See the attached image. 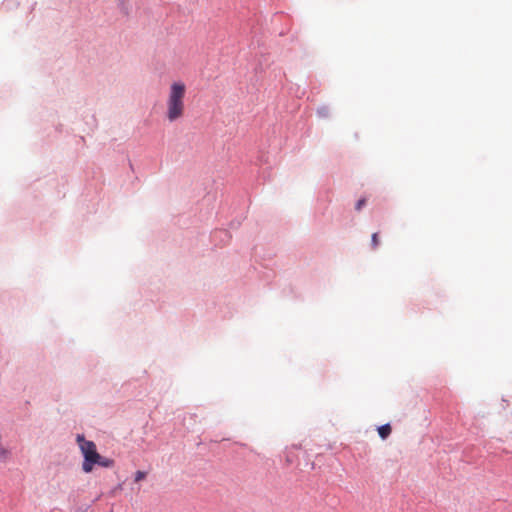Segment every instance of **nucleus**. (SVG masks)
Masks as SVG:
<instances>
[{
	"label": "nucleus",
	"instance_id": "obj_4",
	"mask_svg": "<svg viewBox=\"0 0 512 512\" xmlns=\"http://www.w3.org/2000/svg\"><path fill=\"white\" fill-rule=\"evenodd\" d=\"M96 464L105 468H110L114 465V460L100 455V459L96 461Z\"/></svg>",
	"mask_w": 512,
	"mask_h": 512
},
{
	"label": "nucleus",
	"instance_id": "obj_1",
	"mask_svg": "<svg viewBox=\"0 0 512 512\" xmlns=\"http://www.w3.org/2000/svg\"><path fill=\"white\" fill-rule=\"evenodd\" d=\"M186 85L182 81L173 82L166 98V119L172 123L181 119L185 114Z\"/></svg>",
	"mask_w": 512,
	"mask_h": 512
},
{
	"label": "nucleus",
	"instance_id": "obj_3",
	"mask_svg": "<svg viewBox=\"0 0 512 512\" xmlns=\"http://www.w3.org/2000/svg\"><path fill=\"white\" fill-rule=\"evenodd\" d=\"M391 431L390 424H385L378 428V434L382 439H386L391 434Z\"/></svg>",
	"mask_w": 512,
	"mask_h": 512
},
{
	"label": "nucleus",
	"instance_id": "obj_2",
	"mask_svg": "<svg viewBox=\"0 0 512 512\" xmlns=\"http://www.w3.org/2000/svg\"><path fill=\"white\" fill-rule=\"evenodd\" d=\"M76 440L84 457L82 469L85 473H90L96 461L100 459V454L97 452L95 443L86 440L83 435H77Z\"/></svg>",
	"mask_w": 512,
	"mask_h": 512
},
{
	"label": "nucleus",
	"instance_id": "obj_5",
	"mask_svg": "<svg viewBox=\"0 0 512 512\" xmlns=\"http://www.w3.org/2000/svg\"><path fill=\"white\" fill-rule=\"evenodd\" d=\"M371 244H372V248L373 249H376L379 245V237H378V233H373L372 234V237H371Z\"/></svg>",
	"mask_w": 512,
	"mask_h": 512
},
{
	"label": "nucleus",
	"instance_id": "obj_6",
	"mask_svg": "<svg viewBox=\"0 0 512 512\" xmlns=\"http://www.w3.org/2000/svg\"><path fill=\"white\" fill-rule=\"evenodd\" d=\"M146 477V472L144 471H137L135 473V476H134V480L135 482H140L141 480H143L144 478Z\"/></svg>",
	"mask_w": 512,
	"mask_h": 512
},
{
	"label": "nucleus",
	"instance_id": "obj_7",
	"mask_svg": "<svg viewBox=\"0 0 512 512\" xmlns=\"http://www.w3.org/2000/svg\"><path fill=\"white\" fill-rule=\"evenodd\" d=\"M366 204V199L365 198H362L360 199L357 203H356V210L359 211L361 210V208Z\"/></svg>",
	"mask_w": 512,
	"mask_h": 512
}]
</instances>
